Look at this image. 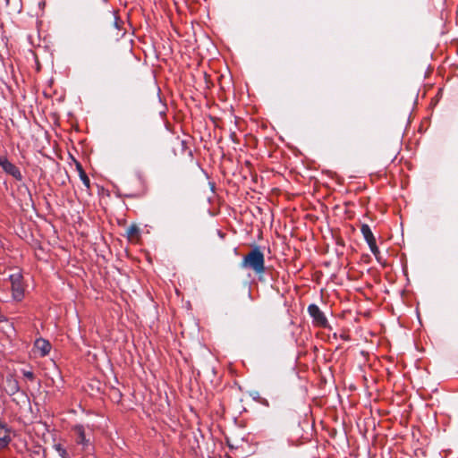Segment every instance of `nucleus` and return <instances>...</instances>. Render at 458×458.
Listing matches in <instances>:
<instances>
[{"instance_id":"nucleus-1","label":"nucleus","mask_w":458,"mask_h":458,"mask_svg":"<svg viewBox=\"0 0 458 458\" xmlns=\"http://www.w3.org/2000/svg\"><path fill=\"white\" fill-rule=\"evenodd\" d=\"M241 267L245 269L252 270L259 276L265 273V257L258 246L252 248L243 257Z\"/></svg>"},{"instance_id":"nucleus-2","label":"nucleus","mask_w":458,"mask_h":458,"mask_svg":"<svg viewBox=\"0 0 458 458\" xmlns=\"http://www.w3.org/2000/svg\"><path fill=\"white\" fill-rule=\"evenodd\" d=\"M308 312L312 318L315 326L324 328L328 327V321L318 305L310 304L308 307Z\"/></svg>"},{"instance_id":"nucleus-3","label":"nucleus","mask_w":458,"mask_h":458,"mask_svg":"<svg viewBox=\"0 0 458 458\" xmlns=\"http://www.w3.org/2000/svg\"><path fill=\"white\" fill-rule=\"evenodd\" d=\"M0 166L6 174L12 175L17 181L22 180V175L20 169L13 163H11L6 157L0 156Z\"/></svg>"},{"instance_id":"nucleus-4","label":"nucleus","mask_w":458,"mask_h":458,"mask_svg":"<svg viewBox=\"0 0 458 458\" xmlns=\"http://www.w3.org/2000/svg\"><path fill=\"white\" fill-rule=\"evenodd\" d=\"M21 275L19 273L13 274L10 276V281L12 284L13 296L15 300H21L23 297V287L21 284Z\"/></svg>"},{"instance_id":"nucleus-5","label":"nucleus","mask_w":458,"mask_h":458,"mask_svg":"<svg viewBox=\"0 0 458 458\" xmlns=\"http://www.w3.org/2000/svg\"><path fill=\"white\" fill-rule=\"evenodd\" d=\"M35 349L41 356H46L51 350V344L48 341L39 338L35 342Z\"/></svg>"},{"instance_id":"nucleus-6","label":"nucleus","mask_w":458,"mask_h":458,"mask_svg":"<svg viewBox=\"0 0 458 458\" xmlns=\"http://www.w3.org/2000/svg\"><path fill=\"white\" fill-rule=\"evenodd\" d=\"M75 434L77 435L76 442L78 444L88 445L89 439L86 437L84 428L81 425H77L73 428Z\"/></svg>"},{"instance_id":"nucleus-7","label":"nucleus","mask_w":458,"mask_h":458,"mask_svg":"<svg viewBox=\"0 0 458 458\" xmlns=\"http://www.w3.org/2000/svg\"><path fill=\"white\" fill-rule=\"evenodd\" d=\"M360 231H361V233H362L364 239L366 240L367 243L376 241V239L370 230V227L368 225H366V224L361 225Z\"/></svg>"},{"instance_id":"nucleus-8","label":"nucleus","mask_w":458,"mask_h":458,"mask_svg":"<svg viewBox=\"0 0 458 458\" xmlns=\"http://www.w3.org/2000/svg\"><path fill=\"white\" fill-rule=\"evenodd\" d=\"M139 231V227L137 225H131L127 229V235L129 238L132 239L138 236Z\"/></svg>"},{"instance_id":"nucleus-9","label":"nucleus","mask_w":458,"mask_h":458,"mask_svg":"<svg viewBox=\"0 0 458 458\" xmlns=\"http://www.w3.org/2000/svg\"><path fill=\"white\" fill-rule=\"evenodd\" d=\"M54 449L58 453L62 458H69L65 448L61 444H55Z\"/></svg>"},{"instance_id":"nucleus-10","label":"nucleus","mask_w":458,"mask_h":458,"mask_svg":"<svg viewBox=\"0 0 458 458\" xmlns=\"http://www.w3.org/2000/svg\"><path fill=\"white\" fill-rule=\"evenodd\" d=\"M79 176H80L81 180L82 181L83 184L85 185V187L89 190L90 188V181H89V178L88 177L87 174L85 173V171H81V174H79Z\"/></svg>"},{"instance_id":"nucleus-11","label":"nucleus","mask_w":458,"mask_h":458,"mask_svg":"<svg viewBox=\"0 0 458 458\" xmlns=\"http://www.w3.org/2000/svg\"><path fill=\"white\" fill-rule=\"evenodd\" d=\"M369 244V247L371 250V252L373 253V255L377 259H379V254H380V251L377 246V243H376V241L372 242H369L368 243Z\"/></svg>"},{"instance_id":"nucleus-12","label":"nucleus","mask_w":458,"mask_h":458,"mask_svg":"<svg viewBox=\"0 0 458 458\" xmlns=\"http://www.w3.org/2000/svg\"><path fill=\"white\" fill-rule=\"evenodd\" d=\"M369 244V247L371 250V252L373 253V255L377 259H379V254H380V251L377 246V243H376V241L372 242H369L368 243Z\"/></svg>"},{"instance_id":"nucleus-13","label":"nucleus","mask_w":458,"mask_h":458,"mask_svg":"<svg viewBox=\"0 0 458 458\" xmlns=\"http://www.w3.org/2000/svg\"><path fill=\"white\" fill-rule=\"evenodd\" d=\"M10 437L8 436H4V437H0V447H5L9 442H10Z\"/></svg>"},{"instance_id":"nucleus-14","label":"nucleus","mask_w":458,"mask_h":458,"mask_svg":"<svg viewBox=\"0 0 458 458\" xmlns=\"http://www.w3.org/2000/svg\"><path fill=\"white\" fill-rule=\"evenodd\" d=\"M23 376L25 377H27L28 379H30V380H33L34 379V374L31 371H23Z\"/></svg>"},{"instance_id":"nucleus-15","label":"nucleus","mask_w":458,"mask_h":458,"mask_svg":"<svg viewBox=\"0 0 458 458\" xmlns=\"http://www.w3.org/2000/svg\"><path fill=\"white\" fill-rule=\"evenodd\" d=\"M76 169H77L79 174H81V171H84L83 168H82V165L79 162H76Z\"/></svg>"}]
</instances>
